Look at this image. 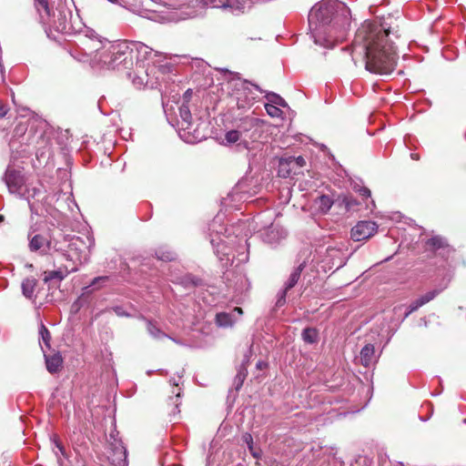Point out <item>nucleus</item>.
Masks as SVG:
<instances>
[{
    "label": "nucleus",
    "instance_id": "obj_1",
    "mask_svg": "<svg viewBox=\"0 0 466 466\" xmlns=\"http://www.w3.org/2000/svg\"><path fill=\"white\" fill-rule=\"evenodd\" d=\"M391 37L399 38V30L387 24L365 21L357 30L351 46L352 61H361L372 74L388 76L396 66L397 54Z\"/></svg>",
    "mask_w": 466,
    "mask_h": 466
},
{
    "label": "nucleus",
    "instance_id": "obj_2",
    "mask_svg": "<svg viewBox=\"0 0 466 466\" xmlns=\"http://www.w3.org/2000/svg\"><path fill=\"white\" fill-rule=\"evenodd\" d=\"M349 8L338 0H322L309 14V26L315 44L332 48L346 35Z\"/></svg>",
    "mask_w": 466,
    "mask_h": 466
},
{
    "label": "nucleus",
    "instance_id": "obj_3",
    "mask_svg": "<svg viewBox=\"0 0 466 466\" xmlns=\"http://www.w3.org/2000/svg\"><path fill=\"white\" fill-rule=\"evenodd\" d=\"M94 60L108 69H128L133 66V47L128 41L108 43L96 49Z\"/></svg>",
    "mask_w": 466,
    "mask_h": 466
},
{
    "label": "nucleus",
    "instance_id": "obj_4",
    "mask_svg": "<svg viewBox=\"0 0 466 466\" xmlns=\"http://www.w3.org/2000/svg\"><path fill=\"white\" fill-rule=\"evenodd\" d=\"M85 243L80 238H72L65 251L58 253L61 260H66L57 269L45 272L44 281L53 279L62 280L68 274L78 270V267L87 260V255L83 249Z\"/></svg>",
    "mask_w": 466,
    "mask_h": 466
},
{
    "label": "nucleus",
    "instance_id": "obj_5",
    "mask_svg": "<svg viewBox=\"0 0 466 466\" xmlns=\"http://www.w3.org/2000/svg\"><path fill=\"white\" fill-rule=\"evenodd\" d=\"M132 44L133 51L137 52V67L145 69L147 76L146 85H154L151 81V76H154L156 74V57H160L161 53L154 51L151 47L146 46L141 42H130Z\"/></svg>",
    "mask_w": 466,
    "mask_h": 466
},
{
    "label": "nucleus",
    "instance_id": "obj_6",
    "mask_svg": "<svg viewBox=\"0 0 466 466\" xmlns=\"http://www.w3.org/2000/svg\"><path fill=\"white\" fill-rule=\"evenodd\" d=\"M29 249L32 252H38L41 255H46L49 252H63L66 249L67 242L69 240L65 239L64 242H60L53 237H46L42 234L33 235V230L30 229L28 232Z\"/></svg>",
    "mask_w": 466,
    "mask_h": 466
},
{
    "label": "nucleus",
    "instance_id": "obj_7",
    "mask_svg": "<svg viewBox=\"0 0 466 466\" xmlns=\"http://www.w3.org/2000/svg\"><path fill=\"white\" fill-rule=\"evenodd\" d=\"M210 231V243L214 248V252L223 261L224 259L229 260L231 255V248L227 245L225 235L223 231H227L225 227L220 224V219L216 218L209 226Z\"/></svg>",
    "mask_w": 466,
    "mask_h": 466
},
{
    "label": "nucleus",
    "instance_id": "obj_8",
    "mask_svg": "<svg viewBox=\"0 0 466 466\" xmlns=\"http://www.w3.org/2000/svg\"><path fill=\"white\" fill-rule=\"evenodd\" d=\"M5 183L11 194H15L18 197L25 195L24 189L26 187L25 178L21 170L8 166L5 176Z\"/></svg>",
    "mask_w": 466,
    "mask_h": 466
},
{
    "label": "nucleus",
    "instance_id": "obj_9",
    "mask_svg": "<svg viewBox=\"0 0 466 466\" xmlns=\"http://www.w3.org/2000/svg\"><path fill=\"white\" fill-rule=\"evenodd\" d=\"M236 86H239L234 93V96L237 101V106L240 109L249 107L253 104V101L256 99V96L252 93L249 86H253L256 90H258L260 93L264 92L258 85L252 84L247 80H243L237 84Z\"/></svg>",
    "mask_w": 466,
    "mask_h": 466
},
{
    "label": "nucleus",
    "instance_id": "obj_10",
    "mask_svg": "<svg viewBox=\"0 0 466 466\" xmlns=\"http://www.w3.org/2000/svg\"><path fill=\"white\" fill-rule=\"evenodd\" d=\"M378 230V225L373 221H360L350 231L351 238L354 241H361L370 238Z\"/></svg>",
    "mask_w": 466,
    "mask_h": 466
},
{
    "label": "nucleus",
    "instance_id": "obj_11",
    "mask_svg": "<svg viewBox=\"0 0 466 466\" xmlns=\"http://www.w3.org/2000/svg\"><path fill=\"white\" fill-rule=\"evenodd\" d=\"M263 241L268 244H275L287 237V231L280 226L271 224L262 233Z\"/></svg>",
    "mask_w": 466,
    "mask_h": 466
},
{
    "label": "nucleus",
    "instance_id": "obj_12",
    "mask_svg": "<svg viewBox=\"0 0 466 466\" xmlns=\"http://www.w3.org/2000/svg\"><path fill=\"white\" fill-rule=\"evenodd\" d=\"M25 195L19 196L20 198L26 199L32 214H38V205L36 202L39 201V197L42 195V190L37 187H28L24 189Z\"/></svg>",
    "mask_w": 466,
    "mask_h": 466
},
{
    "label": "nucleus",
    "instance_id": "obj_13",
    "mask_svg": "<svg viewBox=\"0 0 466 466\" xmlns=\"http://www.w3.org/2000/svg\"><path fill=\"white\" fill-rule=\"evenodd\" d=\"M306 165V160L303 157H289L287 158L280 159L279 167V174L283 177H288L290 176V170H288L284 173V167L288 166H292V167L300 168Z\"/></svg>",
    "mask_w": 466,
    "mask_h": 466
},
{
    "label": "nucleus",
    "instance_id": "obj_14",
    "mask_svg": "<svg viewBox=\"0 0 466 466\" xmlns=\"http://www.w3.org/2000/svg\"><path fill=\"white\" fill-rule=\"evenodd\" d=\"M218 5L219 8L228 9L236 15L244 13L250 7L248 0H221Z\"/></svg>",
    "mask_w": 466,
    "mask_h": 466
},
{
    "label": "nucleus",
    "instance_id": "obj_15",
    "mask_svg": "<svg viewBox=\"0 0 466 466\" xmlns=\"http://www.w3.org/2000/svg\"><path fill=\"white\" fill-rule=\"evenodd\" d=\"M247 137V131L243 132L238 129L228 131L225 135V140L228 144L231 145L238 143V146H243L245 148H249V142Z\"/></svg>",
    "mask_w": 466,
    "mask_h": 466
},
{
    "label": "nucleus",
    "instance_id": "obj_16",
    "mask_svg": "<svg viewBox=\"0 0 466 466\" xmlns=\"http://www.w3.org/2000/svg\"><path fill=\"white\" fill-rule=\"evenodd\" d=\"M179 125L184 131L190 133L192 129V116L190 109L187 104H182L179 108Z\"/></svg>",
    "mask_w": 466,
    "mask_h": 466
},
{
    "label": "nucleus",
    "instance_id": "obj_17",
    "mask_svg": "<svg viewBox=\"0 0 466 466\" xmlns=\"http://www.w3.org/2000/svg\"><path fill=\"white\" fill-rule=\"evenodd\" d=\"M333 199L328 195H321L314 200V208L320 214H327L333 206Z\"/></svg>",
    "mask_w": 466,
    "mask_h": 466
},
{
    "label": "nucleus",
    "instance_id": "obj_18",
    "mask_svg": "<svg viewBox=\"0 0 466 466\" xmlns=\"http://www.w3.org/2000/svg\"><path fill=\"white\" fill-rule=\"evenodd\" d=\"M46 369L50 373L57 372L62 367L63 359L59 353L45 355Z\"/></svg>",
    "mask_w": 466,
    "mask_h": 466
},
{
    "label": "nucleus",
    "instance_id": "obj_19",
    "mask_svg": "<svg viewBox=\"0 0 466 466\" xmlns=\"http://www.w3.org/2000/svg\"><path fill=\"white\" fill-rule=\"evenodd\" d=\"M375 349L372 344L365 345L360 350V362L364 367H369L374 361Z\"/></svg>",
    "mask_w": 466,
    "mask_h": 466
},
{
    "label": "nucleus",
    "instance_id": "obj_20",
    "mask_svg": "<svg viewBox=\"0 0 466 466\" xmlns=\"http://www.w3.org/2000/svg\"><path fill=\"white\" fill-rule=\"evenodd\" d=\"M236 320L237 317L230 312H220L216 315V323L222 328L231 327Z\"/></svg>",
    "mask_w": 466,
    "mask_h": 466
},
{
    "label": "nucleus",
    "instance_id": "obj_21",
    "mask_svg": "<svg viewBox=\"0 0 466 466\" xmlns=\"http://www.w3.org/2000/svg\"><path fill=\"white\" fill-rule=\"evenodd\" d=\"M36 284L37 280L33 277L25 279L22 282L23 295L27 299H32Z\"/></svg>",
    "mask_w": 466,
    "mask_h": 466
},
{
    "label": "nucleus",
    "instance_id": "obj_22",
    "mask_svg": "<svg viewBox=\"0 0 466 466\" xmlns=\"http://www.w3.org/2000/svg\"><path fill=\"white\" fill-rule=\"evenodd\" d=\"M304 268H305V263L303 262V263L299 264L296 268H294V270L291 272L289 279L285 283L284 287L286 288V289H292L298 283Z\"/></svg>",
    "mask_w": 466,
    "mask_h": 466
},
{
    "label": "nucleus",
    "instance_id": "obj_23",
    "mask_svg": "<svg viewBox=\"0 0 466 466\" xmlns=\"http://www.w3.org/2000/svg\"><path fill=\"white\" fill-rule=\"evenodd\" d=\"M35 8L39 14L40 20L43 24L48 23V20L51 15V10L48 5V1L43 3V4H35Z\"/></svg>",
    "mask_w": 466,
    "mask_h": 466
},
{
    "label": "nucleus",
    "instance_id": "obj_24",
    "mask_svg": "<svg viewBox=\"0 0 466 466\" xmlns=\"http://www.w3.org/2000/svg\"><path fill=\"white\" fill-rule=\"evenodd\" d=\"M427 247L433 251L439 250L448 246L446 239L440 237L435 236L429 238L426 242Z\"/></svg>",
    "mask_w": 466,
    "mask_h": 466
},
{
    "label": "nucleus",
    "instance_id": "obj_25",
    "mask_svg": "<svg viewBox=\"0 0 466 466\" xmlns=\"http://www.w3.org/2000/svg\"><path fill=\"white\" fill-rule=\"evenodd\" d=\"M247 375H248L247 366H246L245 363H242L239 366V368L238 370V373H237V375L235 377V380H234V384H235V388H236L237 390H238L241 388V386H242V384H243Z\"/></svg>",
    "mask_w": 466,
    "mask_h": 466
},
{
    "label": "nucleus",
    "instance_id": "obj_26",
    "mask_svg": "<svg viewBox=\"0 0 466 466\" xmlns=\"http://www.w3.org/2000/svg\"><path fill=\"white\" fill-rule=\"evenodd\" d=\"M266 98L268 101V104L275 105L276 106L287 107V102L278 94L273 92H268L266 94Z\"/></svg>",
    "mask_w": 466,
    "mask_h": 466
},
{
    "label": "nucleus",
    "instance_id": "obj_27",
    "mask_svg": "<svg viewBox=\"0 0 466 466\" xmlns=\"http://www.w3.org/2000/svg\"><path fill=\"white\" fill-rule=\"evenodd\" d=\"M302 339L306 343H315L318 340V330L314 328H306L302 331Z\"/></svg>",
    "mask_w": 466,
    "mask_h": 466
},
{
    "label": "nucleus",
    "instance_id": "obj_28",
    "mask_svg": "<svg viewBox=\"0 0 466 466\" xmlns=\"http://www.w3.org/2000/svg\"><path fill=\"white\" fill-rule=\"evenodd\" d=\"M328 256L332 258H339V261H333L332 266L336 268V269L340 268L345 264V261L343 260L340 256L342 255V252L339 249L337 248H328L327 249Z\"/></svg>",
    "mask_w": 466,
    "mask_h": 466
},
{
    "label": "nucleus",
    "instance_id": "obj_29",
    "mask_svg": "<svg viewBox=\"0 0 466 466\" xmlns=\"http://www.w3.org/2000/svg\"><path fill=\"white\" fill-rule=\"evenodd\" d=\"M108 279L109 278L107 276H100V277L95 278L89 286L84 288L85 292L86 293L89 292L88 289L91 287H93L94 290L100 289L101 287H103L105 285L106 282H107Z\"/></svg>",
    "mask_w": 466,
    "mask_h": 466
},
{
    "label": "nucleus",
    "instance_id": "obj_30",
    "mask_svg": "<svg viewBox=\"0 0 466 466\" xmlns=\"http://www.w3.org/2000/svg\"><path fill=\"white\" fill-rule=\"evenodd\" d=\"M147 331L155 339L166 337V334L160 330L151 320H147Z\"/></svg>",
    "mask_w": 466,
    "mask_h": 466
},
{
    "label": "nucleus",
    "instance_id": "obj_31",
    "mask_svg": "<svg viewBox=\"0 0 466 466\" xmlns=\"http://www.w3.org/2000/svg\"><path fill=\"white\" fill-rule=\"evenodd\" d=\"M39 334H40L43 343L46 346V348L49 349L51 335H50L49 330L44 324H41V326H40Z\"/></svg>",
    "mask_w": 466,
    "mask_h": 466
},
{
    "label": "nucleus",
    "instance_id": "obj_32",
    "mask_svg": "<svg viewBox=\"0 0 466 466\" xmlns=\"http://www.w3.org/2000/svg\"><path fill=\"white\" fill-rule=\"evenodd\" d=\"M157 257L160 260L164 261H171L174 260L176 258V254L171 250H158L156 253Z\"/></svg>",
    "mask_w": 466,
    "mask_h": 466
},
{
    "label": "nucleus",
    "instance_id": "obj_33",
    "mask_svg": "<svg viewBox=\"0 0 466 466\" xmlns=\"http://www.w3.org/2000/svg\"><path fill=\"white\" fill-rule=\"evenodd\" d=\"M265 109L267 113L272 117H279L282 115L281 109L272 104H265Z\"/></svg>",
    "mask_w": 466,
    "mask_h": 466
},
{
    "label": "nucleus",
    "instance_id": "obj_34",
    "mask_svg": "<svg viewBox=\"0 0 466 466\" xmlns=\"http://www.w3.org/2000/svg\"><path fill=\"white\" fill-rule=\"evenodd\" d=\"M439 293H440V290H438V289L431 290V291L427 292L426 294L422 295L421 297H420L419 300L423 306L426 303L432 300Z\"/></svg>",
    "mask_w": 466,
    "mask_h": 466
},
{
    "label": "nucleus",
    "instance_id": "obj_35",
    "mask_svg": "<svg viewBox=\"0 0 466 466\" xmlns=\"http://www.w3.org/2000/svg\"><path fill=\"white\" fill-rule=\"evenodd\" d=\"M289 289H286L284 287L283 289H281L277 296V301L276 306L277 307H282L286 303V296Z\"/></svg>",
    "mask_w": 466,
    "mask_h": 466
},
{
    "label": "nucleus",
    "instance_id": "obj_36",
    "mask_svg": "<svg viewBox=\"0 0 466 466\" xmlns=\"http://www.w3.org/2000/svg\"><path fill=\"white\" fill-rule=\"evenodd\" d=\"M420 307H422V304L420 302L419 299L411 302L408 308V311L405 313V318L412 312L416 311Z\"/></svg>",
    "mask_w": 466,
    "mask_h": 466
},
{
    "label": "nucleus",
    "instance_id": "obj_37",
    "mask_svg": "<svg viewBox=\"0 0 466 466\" xmlns=\"http://www.w3.org/2000/svg\"><path fill=\"white\" fill-rule=\"evenodd\" d=\"M354 189L363 198H369L371 197L370 190L366 187H360L359 188L357 187H354Z\"/></svg>",
    "mask_w": 466,
    "mask_h": 466
},
{
    "label": "nucleus",
    "instance_id": "obj_38",
    "mask_svg": "<svg viewBox=\"0 0 466 466\" xmlns=\"http://www.w3.org/2000/svg\"><path fill=\"white\" fill-rule=\"evenodd\" d=\"M170 383L173 385V387L177 388V391H175V390L173 391V393H175V394H176V400L174 401V404H175L176 408H177V407H178V405H179V403L177 402V398H179V397H180V390H180V388H178V382H177L175 379H174V380H170Z\"/></svg>",
    "mask_w": 466,
    "mask_h": 466
},
{
    "label": "nucleus",
    "instance_id": "obj_39",
    "mask_svg": "<svg viewBox=\"0 0 466 466\" xmlns=\"http://www.w3.org/2000/svg\"><path fill=\"white\" fill-rule=\"evenodd\" d=\"M244 441L247 442L248 446V449L249 451H251L252 455L254 457H257V453L255 451H253V447H252V443H253V441H252V436L250 434H246L244 435Z\"/></svg>",
    "mask_w": 466,
    "mask_h": 466
},
{
    "label": "nucleus",
    "instance_id": "obj_40",
    "mask_svg": "<svg viewBox=\"0 0 466 466\" xmlns=\"http://www.w3.org/2000/svg\"><path fill=\"white\" fill-rule=\"evenodd\" d=\"M112 309L116 313V315H117L119 317H128L129 316V314H127L126 312V310L120 306L114 307Z\"/></svg>",
    "mask_w": 466,
    "mask_h": 466
},
{
    "label": "nucleus",
    "instance_id": "obj_41",
    "mask_svg": "<svg viewBox=\"0 0 466 466\" xmlns=\"http://www.w3.org/2000/svg\"><path fill=\"white\" fill-rule=\"evenodd\" d=\"M9 108L6 104L0 102V119L5 117Z\"/></svg>",
    "mask_w": 466,
    "mask_h": 466
},
{
    "label": "nucleus",
    "instance_id": "obj_42",
    "mask_svg": "<svg viewBox=\"0 0 466 466\" xmlns=\"http://www.w3.org/2000/svg\"><path fill=\"white\" fill-rule=\"evenodd\" d=\"M343 203L346 206L347 209H350L352 205H356V201L350 198H344Z\"/></svg>",
    "mask_w": 466,
    "mask_h": 466
},
{
    "label": "nucleus",
    "instance_id": "obj_43",
    "mask_svg": "<svg viewBox=\"0 0 466 466\" xmlns=\"http://www.w3.org/2000/svg\"><path fill=\"white\" fill-rule=\"evenodd\" d=\"M182 282L185 284L190 282L193 286H196L198 284V279H195L193 277L188 275L185 277V279Z\"/></svg>",
    "mask_w": 466,
    "mask_h": 466
},
{
    "label": "nucleus",
    "instance_id": "obj_44",
    "mask_svg": "<svg viewBox=\"0 0 466 466\" xmlns=\"http://www.w3.org/2000/svg\"><path fill=\"white\" fill-rule=\"evenodd\" d=\"M230 313H232L233 316L237 317V319H238V317H240L243 314V310L241 308L236 307Z\"/></svg>",
    "mask_w": 466,
    "mask_h": 466
},
{
    "label": "nucleus",
    "instance_id": "obj_45",
    "mask_svg": "<svg viewBox=\"0 0 466 466\" xmlns=\"http://www.w3.org/2000/svg\"><path fill=\"white\" fill-rule=\"evenodd\" d=\"M133 82L135 85H143L145 82V79L142 76H138L137 78L133 79Z\"/></svg>",
    "mask_w": 466,
    "mask_h": 466
},
{
    "label": "nucleus",
    "instance_id": "obj_46",
    "mask_svg": "<svg viewBox=\"0 0 466 466\" xmlns=\"http://www.w3.org/2000/svg\"><path fill=\"white\" fill-rule=\"evenodd\" d=\"M293 169H295L294 167H292V166H288V167H284V173L287 172L288 170H290V174L291 173H296V170L293 171Z\"/></svg>",
    "mask_w": 466,
    "mask_h": 466
},
{
    "label": "nucleus",
    "instance_id": "obj_47",
    "mask_svg": "<svg viewBox=\"0 0 466 466\" xmlns=\"http://www.w3.org/2000/svg\"><path fill=\"white\" fill-rule=\"evenodd\" d=\"M410 157L414 160H418L419 159V155L416 154V153H411L410 154Z\"/></svg>",
    "mask_w": 466,
    "mask_h": 466
},
{
    "label": "nucleus",
    "instance_id": "obj_48",
    "mask_svg": "<svg viewBox=\"0 0 466 466\" xmlns=\"http://www.w3.org/2000/svg\"><path fill=\"white\" fill-rule=\"evenodd\" d=\"M47 0H35V4L38 3V4H43L45 2H46Z\"/></svg>",
    "mask_w": 466,
    "mask_h": 466
},
{
    "label": "nucleus",
    "instance_id": "obj_49",
    "mask_svg": "<svg viewBox=\"0 0 466 466\" xmlns=\"http://www.w3.org/2000/svg\"><path fill=\"white\" fill-rule=\"evenodd\" d=\"M56 447H57L60 451H62V449H63V447H62L58 442H56Z\"/></svg>",
    "mask_w": 466,
    "mask_h": 466
},
{
    "label": "nucleus",
    "instance_id": "obj_50",
    "mask_svg": "<svg viewBox=\"0 0 466 466\" xmlns=\"http://www.w3.org/2000/svg\"><path fill=\"white\" fill-rule=\"evenodd\" d=\"M189 91H190V90H187V91L185 93V96H189Z\"/></svg>",
    "mask_w": 466,
    "mask_h": 466
},
{
    "label": "nucleus",
    "instance_id": "obj_51",
    "mask_svg": "<svg viewBox=\"0 0 466 466\" xmlns=\"http://www.w3.org/2000/svg\"><path fill=\"white\" fill-rule=\"evenodd\" d=\"M4 220V216L0 215V222Z\"/></svg>",
    "mask_w": 466,
    "mask_h": 466
}]
</instances>
